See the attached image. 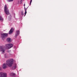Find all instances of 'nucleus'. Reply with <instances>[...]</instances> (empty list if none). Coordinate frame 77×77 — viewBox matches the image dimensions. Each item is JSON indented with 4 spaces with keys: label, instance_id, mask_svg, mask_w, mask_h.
Returning <instances> with one entry per match:
<instances>
[{
    "label": "nucleus",
    "instance_id": "nucleus-4",
    "mask_svg": "<svg viewBox=\"0 0 77 77\" xmlns=\"http://www.w3.org/2000/svg\"><path fill=\"white\" fill-rule=\"evenodd\" d=\"M8 33H4L1 34V38H2V39L3 40L6 37L8 36Z\"/></svg>",
    "mask_w": 77,
    "mask_h": 77
},
{
    "label": "nucleus",
    "instance_id": "nucleus-16",
    "mask_svg": "<svg viewBox=\"0 0 77 77\" xmlns=\"http://www.w3.org/2000/svg\"><path fill=\"white\" fill-rule=\"evenodd\" d=\"M5 58H7V57H6V54H5Z\"/></svg>",
    "mask_w": 77,
    "mask_h": 77
},
{
    "label": "nucleus",
    "instance_id": "nucleus-9",
    "mask_svg": "<svg viewBox=\"0 0 77 77\" xmlns=\"http://www.w3.org/2000/svg\"><path fill=\"white\" fill-rule=\"evenodd\" d=\"M10 75L11 76H14V77H15L16 75L14 73H10Z\"/></svg>",
    "mask_w": 77,
    "mask_h": 77
},
{
    "label": "nucleus",
    "instance_id": "nucleus-11",
    "mask_svg": "<svg viewBox=\"0 0 77 77\" xmlns=\"http://www.w3.org/2000/svg\"><path fill=\"white\" fill-rule=\"evenodd\" d=\"M24 9L25 12V15L24 16V17H25V16L26 15V14H27V11H26V8L25 7H24Z\"/></svg>",
    "mask_w": 77,
    "mask_h": 77
},
{
    "label": "nucleus",
    "instance_id": "nucleus-8",
    "mask_svg": "<svg viewBox=\"0 0 77 77\" xmlns=\"http://www.w3.org/2000/svg\"><path fill=\"white\" fill-rule=\"evenodd\" d=\"M7 41L8 42H11V38H8L7 39Z\"/></svg>",
    "mask_w": 77,
    "mask_h": 77
},
{
    "label": "nucleus",
    "instance_id": "nucleus-10",
    "mask_svg": "<svg viewBox=\"0 0 77 77\" xmlns=\"http://www.w3.org/2000/svg\"><path fill=\"white\" fill-rule=\"evenodd\" d=\"M13 68H14V69H15L17 68V64L14 63Z\"/></svg>",
    "mask_w": 77,
    "mask_h": 77
},
{
    "label": "nucleus",
    "instance_id": "nucleus-6",
    "mask_svg": "<svg viewBox=\"0 0 77 77\" xmlns=\"http://www.w3.org/2000/svg\"><path fill=\"white\" fill-rule=\"evenodd\" d=\"M14 29L12 28L9 31V35L12 34V32H14Z\"/></svg>",
    "mask_w": 77,
    "mask_h": 77
},
{
    "label": "nucleus",
    "instance_id": "nucleus-14",
    "mask_svg": "<svg viewBox=\"0 0 77 77\" xmlns=\"http://www.w3.org/2000/svg\"><path fill=\"white\" fill-rule=\"evenodd\" d=\"M21 14L22 15H24V13H23V11H22L21 12Z\"/></svg>",
    "mask_w": 77,
    "mask_h": 77
},
{
    "label": "nucleus",
    "instance_id": "nucleus-19",
    "mask_svg": "<svg viewBox=\"0 0 77 77\" xmlns=\"http://www.w3.org/2000/svg\"><path fill=\"white\" fill-rule=\"evenodd\" d=\"M26 10H27V8H26Z\"/></svg>",
    "mask_w": 77,
    "mask_h": 77
},
{
    "label": "nucleus",
    "instance_id": "nucleus-12",
    "mask_svg": "<svg viewBox=\"0 0 77 77\" xmlns=\"http://www.w3.org/2000/svg\"><path fill=\"white\" fill-rule=\"evenodd\" d=\"M8 2H13L14 0H7Z\"/></svg>",
    "mask_w": 77,
    "mask_h": 77
},
{
    "label": "nucleus",
    "instance_id": "nucleus-5",
    "mask_svg": "<svg viewBox=\"0 0 77 77\" xmlns=\"http://www.w3.org/2000/svg\"><path fill=\"white\" fill-rule=\"evenodd\" d=\"M0 77H7V74L6 73L1 72L0 73Z\"/></svg>",
    "mask_w": 77,
    "mask_h": 77
},
{
    "label": "nucleus",
    "instance_id": "nucleus-3",
    "mask_svg": "<svg viewBox=\"0 0 77 77\" xmlns=\"http://www.w3.org/2000/svg\"><path fill=\"white\" fill-rule=\"evenodd\" d=\"M4 8V11L5 13L7 15H9V11L8 9L7 8V6L6 5H5Z\"/></svg>",
    "mask_w": 77,
    "mask_h": 77
},
{
    "label": "nucleus",
    "instance_id": "nucleus-18",
    "mask_svg": "<svg viewBox=\"0 0 77 77\" xmlns=\"http://www.w3.org/2000/svg\"><path fill=\"white\" fill-rule=\"evenodd\" d=\"M1 70V67L0 66V71Z\"/></svg>",
    "mask_w": 77,
    "mask_h": 77
},
{
    "label": "nucleus",
    "instance_id": "nucleus-7",
    "mask_svg": "<svg viewBox=\"0 0 77 77\" xmlns=\"http://www.w3.org/2000/svg\"><path fill=\"white\" fill-rule=\"evenodd\" d=\"M19 34H20V31L19 30H17L16 31V32L15 34V37H17L18 35H19Z\"/></svg>",
    "mask_w": 77,
    "mask_h": 77
},
{
    "label": "nucleus",
    "instance_id": "nucleus-1",
    "mask_svg": "<svg viewBox=\"0 0 77 77\" xmlns=\"http://www.w3.org/2000/svg\"><path fill=\"white\" fill-rule=\"evenodd\" d=\"M14 46L13 44H7L4 45H2L0 46V51H1L2 54H4L5 53V50H9L11 48Z\"/></svg>",
    "mask_w": 77,
    "mask_h": 77
},
{
    "label": "nucleus",
    "instance_id": "nucleus-17",
    "mask_svg": "<svg viewBox=\"0 0 77 77\" xmlns=\"http://www.w3.org/2000/svg\"><path fill=\"white\" fill-rule=\"evenodd\" d=\"M24 7H25V6L26 5H25V4H24Z\"/></svg>",
    "mask_w": 77,
    "mask_h": 77
},
{
    "label": "nucleus",
    "instance_id": "nucleus-2",
    "mask_svg": "<svg viewBox=\"0 0 77 77\" xmlns=\"http://www.w3.org/2000/svg\"><path fill=\"white\" fill-rule=\"evenodd\" d=\"M14 64V60L13 59H10L6 61V63H4L2 65L3 69H6L8 67V65L9 67H11Z\"/></svg>",
    "mask_w": 77,
    "mask_h": 77
},
{
    "label": "nucleus",
    "instance_id": "nucleus-13",
    "mask_svg": "<svg viewBox=\"0 0 77 77\" xmlns=\"http://www.w3.org/2000/svg\"><path fill=\"white\" fill-rule=\"evenodd\" d=\"M0 20H3V18L2 17L0 16Z\"/></svg>",
    "mask_w": 77,
    "mask_h": 77
},
{
    "label": "nucleus",
    "instance_id": "nucleus-15",
    "mask_svg": "<svg viewBox=\"0 0 77 77\" xmlns=\"http://www.w3.org/2000/svg\"><path fill=\"white\" fill-rule=\"evenodd\" d=\"M32 2V0H31L30 3V5H31V3Z\"/></svg>",
    "mask_w": 77,
    "mask_h": 77
}]
</instances>
